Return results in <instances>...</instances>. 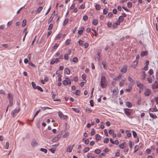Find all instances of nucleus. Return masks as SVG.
Here are the masks:
<instances>
[{
	"label": "nucleus",
	"mask_w": 158,
	"mask_h": 158,
	"mask_svg": "<svg viewBox=\"0 0 158 158\" xmlns=\"http://www.w3.org/2000/svg\"><path fill=\"white\" fill-rule=\"evenodd\" d=\"M123 17L122 16H120L118 18V21L121 22H122L123 20Z\"/></svg>",
	"instance_id": "nucleus-44"
},
{
	"label": "nucleus",
	"mask_w": 158,
	"mask_h": 158,
	"mask_svg": "<svg viewBox=\"0 0 158 158\" xmlns=\"http://www.w3.org/2000/svg\"><path fill=\"white\" fill-rule=\"evenodd\" d=\"M143 76L142 77V79L143 80H144L146 78V73L145 72H143L142 73Z\"/></svg>",
	"instance_id": "nucleus-40"
},
{
	"label": "nucleus",
	"mask_w": 158,
	"mask_h": 158,
	"mask_svg": "<svg viewBox=\"0 0 158 158\" xmlns=\"http://www.w3.org/2000/svg\"><path fill=\"white\" fill-rule=\"evenodd\" d=\"M110 141L111 143H112L113 144H115L116 145H117L119 143V142L118 140H116L115 141H114L112 140L111 139H110Z\"/></svg>",
	"instance_id": "nucleus-14"
},
{
	"label": "nucleus",
	"mask_w": 158,
	"mask_h": 158,
	"mask_svg": "<svg viewBox=\"0 0 158 158\" xmlns=\"http://www.w3.org/2000/svg\"><path fill=\"white\" fill-rule=\"evenodd\" d=\"M71 40H67L65 43V44L66 45H69L70 44V43Z\"/></svg>",
	"instance_id": "nucleus-49"
},
{
	"label": "nucleus",
	"mask_w": 158,
	"mask_h": 158,
	"mask_svg": "<svg viewBox=\"0 0 158 158\" xmlns=\"http://www.w3.org/2000/svg\"><path fill=\"white\" fill-rule=\"evenodd\" d=\"M53 26V24H51L49 25V27H48V30H51L52 29V28Z\"/></svg>",
	"instance_id": "nucleus-53"
},
{
	"label": "nucleus",
	"mask_w": 158,
	"mask_h": 158,
	"mask_svg": "<svg viewBox=\"0 0 158 158\" xmlns=\"http://www.w3.org/2000/svg\"><path fill=\"white\" fill-rule=\"evenodd\" d=\"M7 98L9 101L13 100V96L12 94L8 93L7 94Z\"/></svg>",
	"instance_id": "nucleus-12"
},
{
	"label": "nucleus",
	"mask_w": 158,
	"mask_h": 158,
	"mask_svg": "<svg viewBox=\"0 0 158 158\" xmlns=\"http://www.w3.org/2000/svg\"><path fill=\"white\" fill-rule=\"evenodd\" d=\"M147 53L148 52L146 51H142L141 52L140 56L143 57L146 55Z\"/></svg>",
	"instance_id": "nucleus-24"
},
{
	"label": "nucleus",
	"mask_w": 158,
	"mask_h": 158,
	"mask_svg": "<svg viewBox=\"0 0 158 158\" xmlns=\"http://www.w3.org/2000/svg\"><path fill=\"white\" fill-rule=\"evenodd\" d=\"M84 8H85V5H84L82 4L79 7V9H84Z\"/></svg>",
	"instance_id": "nucleus-61"
},
{
	"label": "nucleus",
	"mask_w": 158,
	"mask_h": 158,
	"mask_svg": "<svg viewBox=\"0 0 158 158\" xmlns=\"http://www.w3.org/2000/svg\"><path fill=\"white\" fill-rule=\"evenodd\" d=\"M132 134L134 137L136 138L137 137V134L134 131H132Z\"/></svg>",
	"instance_id": "nucleus-37"
},
{
	"label": "nucleus",
	"mask_w": 158,
	"mask_h": 158,
	"mask_svg": "<svg viewBox=\"0 0 158 158\" xmlns=\"http://www.w3.org/2000/svg\"><path fill=\"white\" fill-rule=\"evenodd\" d=\"M81 30H79L78 32V34L79 35H82V34H83V31L84 30V28L83 27H82L81 28Z\"/></svg>",
	"instance_id": "nucleus-15"
},
{
	"label": "nucleus",
	"mask_w": 158,
	"mask_h": 158,
	"mask_svg": "<svg viewBox=\"0 0 158 158\" xmlns=\"http://www.w3.org/2000/svg\"><path fill=\"white\" fill-rule=\"evenodd\" d=\"M92 30L94 32V33L93 34V35H94L96 37L97 36L98 34L97 33L96 31L93 29H92Z\"/></svg>",
	"instance_id": "nucleus-58"
},
{
	"label": "nucleus",
	"mask_w": 158,
	"mask_h": 158,
	"mask_svg": "<svg viewBox=\"0 0 158 158\" xmlns=\"http://www.w3.org/2000/svg\"><path fill=\"white\" fill-rule=\"evenodd\" d=\"M94 152L96 153L99 154L101 152V151L99 149H97L95 150Z\"/></svg>",
	"instance_id": "nucleus-42"
},
{
	"label": "nucleus",
	"mask_w": 158,
	"mask_h": 158,
	"mask_svg": "<svg viewBox=\"0 0 158 158\" xmlns=\"http://www.w3.org/2000/svg\"><path fill=\"white\" fill-rule=\"evenodd\" d=\"M9 146V143L8 141H7L5 146V148L6 149H7L8 148Z\"/></svg>",
	"instance_id": "nucleus-38"
},
{
	"label": "nucleus",
	"mask_w": 158,
	"mask_h": 158,
	"mask_svg": "<svg viewBox=\"0 0 158 158\" xmlns=\"http://www.w3.org/2000/svg\"><path fill=\"white\" fill-rule=\"evenodd\" d=\"M122 76V74H119L117 77H115L113 78V80L114 81L118 80Z\"/></svg>",
	"instance_id": "nucleus-13"
},
{
	"label": "nucleus",
	"mask_w": 158,
	"mask_h": 158,
	"mask_svg": "<svg viewBox=\"0 0 158 158\" xmlns=\"http://www.w3.org/2000/svg\"><path fill=\"white\" fill-rule=\"evenodd\" d=\"M20 111V109H15L12 111L11 114L12 115L13 117L15 116Z\"/></svg>",
	"instance_id": "nucleus-3"
},
{
	"label": "nucleus",
	"mask_w": 158,
	"mask_h": 158,
	"mask_svg": "<svg viewBox=\"0 0 158 158\" xmlns=\"http://www.w3.org/2000/svg\"><path fill=\"white\" fill-rule=\"evenodd\" d=\"M74 145V144H73V145H70L69 146L67 149V151L68 152H71L72 150L73 149V147Z\"/></svg>",
	"instance_id": "nucleus-10"
},
{
	"label": "nucleus",
	"mask_w": 158,
	"mask_h": 158,
	"mask_svg": "<svg viewBox=\"0 0 158 158\" xmlns=\"http://www.w3.org/2000/svg\"><path fill=\"white\" fill-rule=\"evenodd\" d=\"M96 9L97 10H99L100 9V6L99 4H97L95 5Z\"/></svg>",
	"instance_id": "nucleus-41"
},
{
	"label": "nucleus",
	"mask_w": 158,
	"mask_h": 158,
	"mask_svg": "<svg viewBox=\"0 0 158 158\" xmlns=\"http://www.w3.org/2000/svg\"><path fill=\"white\" fill-rule=\"evenodd\" d=\"M59 44H55V45L53 47V49H55L58 46Z\"/></svg>",
	"instance_id": "nucleus-62"
},
{
	"label": "nucleus",
	"mask_w": 158,
	"mask_h": 158,
	"mask_svg": "<svg viewBox=\"0 0 158 158\" xmlns=\"http://www.w3.org/2000/svg\"><path fill=\"white\" fill-rule=\"evenodd\" d=\"M78 59L77 57H74L73 59V62L76 63Z\"/></svg>",
	"instance_id": "nucleus-51"
},
{
	"label": "nucleus",
	"mask_w": 158,
	"mask_h": 158,
	"mask_svg": "<svg viewBox=\"0 0 158 158\" xmlns=\"http://www.w3.org/2000/svg\"><path fill=\"white\" fill-rule=\"evenodd\" d=\"M61 34H58L56 37V39L57 40H58L60 39V38L61 37Z\"/></svg>",
	"instance_id": "nucleus-59"
},
{
	"label": "nucleus",
	"mask_w": 158,
	"mask_h": 158,
	"mask_svg": "<svg viewBox=\"0 0 158 158\" xmlns=\"http://www.w3.org/2000/svg\"><path fill=\"white\" fill-rule=\"evenodd\" d=\"M126 80V79H123L119 83V85L120 87H122L123 85L124 82Z\"/></svg>",
	"instance_id": "nucleus-16"
},
{
	"label": "nucleus",
	"mask_w": 158,
	"mask_h": 158,
	"mask_svg": "<svg viewBox=\"0 0 158 158\" xmlns=\"http://www.w3.org/2000/svg\"><path fill=\"white\" fill-rule=\"evenodd\" d=\"M127 7L129 8H131L132 7V4L131 2H128L127 4Z\"/></svg>",
	"instance_id": "nucleus-43"
},
{
	"label": "nucleus",
	"mask_w": 158,
	"mask_h": 158,
	"mask_svg": "<svg viewBox=\"0 0 158 158\" xmlns=\"http://www.w3.org/2000/svg\"><path fill=\"white\" fill-rule=\"evenodd\" d=\"M96 139L97 141H99L101 139L100 136L98 134H97L95 135Z\"/></svg>",
	"instance_id": "nucleus-23"
},
{
	"label": "nucleus",
	"mask_w": 158,
	"mask_h": 158,
	"mask_svg": "<svg viewBox=\"0 0 158 158\" xmlns=\"http://www.w3.org/2000/svg\"><path fill=\"white\" fill-rule=\"evenodd\" d=\"M128 80L132 84L135 83V82L132 78L130 77H128Z\"/></svg>",
	"instance_id": "nucleus-25"
},
{
	"label": "nucleus",
	"mask_w": 158,
	"mask_h": 158,
	"mask_svg": "<svg viewBox=\"0 0 158 158\" xmlns=\"http://www.w3.org/2000/svg\"><path fill=\"white\" fill-rule=\"evenodd\" d=\"M127 67L126 65H124L122 67L121 71L123 73H125L127 70Z\"/></svg>",
	"instance_id": "nucleus-9"
},
{
	"label": "nucleus",
	"mask_w": 158,
	"mask_h": 158,
	"mask_svg": "<svg viewBox=\"0 0 158 158\" xmlns=\"http://www.w3.org/2000/svg\"><path fill=\"white\" fill-rule=\"evenodd\" d=\"M43 8V7L42 6H40L39 7L36 11V13L37 14L39 13L41 11V10H42Z\"/></svg>",
	"instance_id": "nucleus-17"
},
{
	"label": "nucleus",
	"mask_w": 158,
	"mask_h": 158,
	"mask_svg": "<svg viewBox=\"0 0 158 158\" xmlns=\"http://www.w3.org/2000/svg\"><path fill=\"white\" fill-rule=\"evenodd\" d=\"M148 73H149L150 75H152L153 73V70L152 69H150L149 70V71Z\"/></svg>",
	"instance_id": "nucleus-64"
},
{
	"label": "nucleus",
	"mask_w": 158,
	"mask_h": 158,
	"mask_svg": "<svg viewBox=\"0 0 158 158\" xmlns=\"http://www.w3.org/2000/svg\"><path fill=\"white\" fill-rule=\"evenodd\" d=\"M152 88L153 89L158 88V82L157 81H155L154 83L152 84Z\"/></svg>",
	"instance_id": "nucleus-6"
},
{
	"label": "nucleus",
	"mask_w": 158,
	"mask_h": 158,
	"mask_svg": "<svg viewBox=\"0 0 158 158\" xmlns=\"http://www.w3.org/2000/svg\"><path fill=\"white\" fill-rule=\"evenodd\" d=\"M86 112L90 113L91 112L92 110L89 108H86L85 110Z\"/></svg>",
	"instance_id": "nucleus-55"
},
{
	"label": "nucleus",
	"mask_w": 158,
	"mask_h": 158,
	"mask_svg": "<svg viewBox=\"0 0 158 158\" xmlns=\"http://www.w3.org/2000/svg\"><path fill=\"white\" fill-rule=\"evenodd\" d=\"M88 19V16L87 15H84L83 17V19L84 21Z\"/></svg>",
	"instance_id": "nucleus-60"
},
{
	"label": "nucleus",
	"mask_w": 158,
	"mask_h": 158,
	"mask_svg": "<svg viewBox=\"0 0 158 158\" xmlns=\"http://www.w3.org/2000/svg\"><path fill=\"white\" fill-rule=\"evenodd\" d=\"M40 111V110H38L35 113V114H34V116L33 117V119H34L35 117L38 115V114L39 113Z\"/></svg>",
	"instance_id": "nucleus-48"
},
{
	"label": "nucleus",
	"mask_w": 158,
	"mask_h": 158,
	"mask_svg": "<svg viewBox=\"0 0 158 158\" xmlns=\"http://www.w3.org/2000/svg\"><path fill=\"white\" fill-rule=\"evenodd\" d=\"M108 13V9L106 8H105L103 11V13L104 15Z\"/></svg>",
	"instance_id": "nucleus-34"
},
{
	"label": "nucleus",
	"mask_w": 158,
	"mask_h": 158,
	"mask_svg": "<svg viewBox=\"0 0 158 158\" xmlns=\"http://www.w3.org/2000/svg\"><path fill=\"white\" fill-rule=\"evenodd\" d=\"M31 84L33 88H34L35 89H36L37 86H36V85L35 83L34 82L32 81L31 82Z\"/></svg>",
	"instance_id": "nucleus-29"
},
{
	"label": "nucleus",
	"mask_w": 158,
	"mask_h": 158,
	"mask_svg": "<svg viewBox=\"0 0 158 158\" xmlns=\"http://www.w3.org/2000/svg\"><path fill=\"white\" fill-rule=\"evenodd\" d=\"M36 89H37L38 90H40V91L42 92L43 91V89L40 86H37L36 88Z\"/></svg>",
	"instance_id": "nucleus-46"
},
{
	"label": "nucleus",
	"mask_w": 158,
	"mask_h": 158,
	"mask_svg": "<svg viewBox=\"0 0 158 158\" xmlns=\"http://www.w3.org/2000/svg\"><path fill=\"white\" fill-rule=\"evenodd\" d=\"M149 110L150 111L152 112H156L158 111V110L156 108H151Z\"/></svg>",
	"instance_id": "nucleus-22"
},
{
	"label": "nucleus",
	"mask_w": 158,
	"mask_h": 158,
	"mask_svg": "<svg viewBox=\"0 0 158 158\" xmlns=\"http://www.w3.org/2000/svg\"><path fill=\"white\" fill-rule=\"evenodd\" d=\"M102 64L103 65V68L105 69H106V62L104 61H103L102 62Z\"/></svg>",
	"instance_id": "nucleus-39"
},
{
	"label": "nucleus",
	"mask_w": 158,
	"mask_h": 158,
	"mask_svg": "<svg viewBox=\"0 0 158 158\" xmlns=\"http://www.w3.org/2000/svg\"><path fill=\"white\" fill-rule=\"evenodd\" d=\"M148 81L150 83H151L152 82V80L151 77H149L147 78Z\"/></svg>",
	"instance_id": "nucleus-35"
},
{
	"label": "nucleus",
	"mask_w": 158,
	"mask_h": 158,
	"mask_svg": "<svg viewBox=\"0 0 158 158\" xmlns=\"http://www.w3.org/2000/svg\"><path fill=\"white\" fill-rule=\"evenodd\" d=\"M26 19H24L23 20V21L22 23V26L23 27H25L26 26Z\"/></svg>",
	"instance_id": "nucleus-30"
},
{
	"label": "nucleus",
	"mask_w": 158,
	"mask_h": 158,
	"mask_svg": "<svg viewBox=\"0 0 158 158\" xmlns=\"http://www.w3.org/2000/svg\"><path fill=\"white\" fill-rule=\"evenodd\" d=\"M139 55H137L136 57V60L134 62V63L135 64V65L133 66V67L134 68H135L136 67V66L138 64V62L139 59Z\"/></svg>",
	"instance_id": "nucleus-7"
},
{
	"label": "nucleus",
	"mask_w": 158,
	"mask_h": 158,
	"mask_svg": "<svg viewBox=\"0 0 158 158\" xmlns=\"http://www.w3.org/2000/svg\"><path fill=\"white\" fill-rule=\"evenodd\" d=\"M109 139L108 138H106L104 139L103 142L104 143H107L109 141Z\"/></svg>",
	"instance_id": "nucleus-54"
},
{
	"label": "nucleus",
	"mask_w": 158,
	"mask_h": 158,
	"mask_svg": "<svg viewBox=\"0 0 158 158\" xmlns=\"http://www.w3.org/2000/svg\"><path fill=\"white\" fill-rule=\"evenodd\" d=\"M149 115L152 118H156L157 116L156 114H154L152 113H149Z\"/></svg>",
	"instance_id": "nucleus-32"
},
{
	"label": "nucleus",
	"mask_w": 158,
	"mask_h": 158,
	"mask_svg": "<svg viewBox=\"0 0 158 158\" xmlns=\"http://www.w3.org/2000/svg\"><path fill=\"white\" fill-rule=\"evenodd\" d=\"M41 109L43 110H46V109H51V108L48 107H41Z\"/></svg>",
	"instance_id": "nucleus-45"
},
{
	"label": "nucleus",
	"mask_w": 158,
	"mask_h": 158,
	"mask_svg": "<svg viewBox=\"0 0 158 158\" xmlns=\"http://www.w3.org/2000/svg\"><path fill=\"white\" fill-rule=\"evenodd\" d=\"M98 23V20L96 19H94L93 20V24L94 25H96Z\"/></svg>",
	"instance_id": "nucleus-28"
},
{
	"label": "nucleus",
	"mask_w": 158,
	"mask_h": 158,
	"mask_svg": "<svg viewBox=\"0 0 158 158\" xmlns=\"http://www.w3.org/2000/svg\"><path fill=\"white\" fill-rule=\"evenodd\" d=\"M151 93V90L149 89H146L144 92V94L145 96H149Z\"/></svg>",
	"instance_id": "nucleus-5"
},
{
	"label": "nucleus",
	"mask_w": 158,
	"mask_h": 158,
	"mask_svg": "<svg viewBox=\"0 0 158 158\" xmlns=\"http://www.w3.org/2000/svg\"><path fill=\"white\" fill-rule=\"evenodd\" d=\"M137 85L138 87L141 89H143L144 88V85L139 81H137Z\"/></svg>",
	"instance_id": "nucleus-8"
},
{
	"label": "nucleus",
	"mask_w": 158,
	"mask_h": 158,
	"mask_svg": "<svg viewBox=\"0 0 158 158\" xmlns=\"http://www.w3.org/2000/svg\"><path fill=\"white\" fill-rule=\"evenodd\" d=\"M89 150V147H86L83 150V152L84 153H85L88 152Z\"/></svg>",
	"instance_id": "nucleus-27"
},
{
	"label": "nucleus",
	"mask_w": 158,
	"mask_h": 158,
	"mask_svg": "<svg viewBox=\"0 0 158 158\" xmlns=\"http://www.w3.org/2000/svg\"><path fill=\"white\" fill-rule=\"evenodd\" d=\"M64 72L65 73L68 74L70 73L69 70L68 68H65L64 69Z\"/></svg>",
	"instance_id": "nucleus-21"
},
{
	"label": "nucleus",
	"mask_w": 158,
	"mask_h": 158,
	"mask_svg": "<svg viewBox=\"0 0 158 158\" xmlns=\"http://www.w3.org/2000/svg\"><path fill=\"white\" fill-rule=\"evenodd\" d=\"M71 53V51H69V54H66L64 56V59L65 60H67L69 58L68 55Z\"/></svg>",
	"instance_id": "nucleus-18"
},
{
	"label": "nucleus",
	"mask_w": 158,
	"mask_h": 158,
	"mask_svg": "<svg viewBox=\"0 0 158 158\" xmlns=\"http://www.w3.org/2000/svg\"><path fill=\"white\" fill-rule=\"evenodd\" d=\"M41 151L44 152L45 153H47V150L46 149L44 148H41L40 149Z\"/></svg>",
	"instance_id": "nucleus-33"
},
{
	"label": "nucleus",
	"mask_w": 158,
	"mask_h": 158,
	"mask_svg": "<svg viewBox=\"0 0 158 158\" xmlns=\"http://www.w3.org/2000/svg\"><path fill=\"white\" fill-rule=\"evenodd\" d=\"M130 109H126L124 110V112L125 114L127 116L130 115L131 114V113L129 111Z\"/></svg>",
	"instance_id": "nucleus-11"
},
{
	"label": "nucleus",
	"mask_w": 158,
	"mask_h": 158,
	"mask_svg": "<svg viewBox=\"0 0 158 158\" xmlns=\"http://www.w3.org/2000/svg\"><path fill=\"white\" fill-rule=\"evenodd\" d=\"M125 132L127 134V136L128 137H130L131 136V133H130L129 131L126 130L125 131Z\"/></svg>",
	"instance_id": "nucleus-20"
},
{
	"label": "nucleus",
	"mask_w": 158,
	"mask_h": 158,
	"mask_svg": "<svg viewBox=\"0 0 158 158\" xmlns=\"http://www.w3.org/2000/svg\"><path fill=\"white\" fill-rule=\"evenodd\" d=\"M58 114L59 117L61 119H65L67 118V116L66 115H64L62 112L60 111H59L58 112Z\"/></svg>",
	"instance_id": "nucleus-4"
},
{
	"label": "nucleus",
	"mask_w": 158,
	"mask_h": 158,
	"mask_svg": "<svg viewBox=\"0 0 158 158\" xmlns=\"http://www.w3.org/2000/svg\"><path fill=\"white\" fill-rule=\"evenodd\" d=\"M72 109L74 111L77 113H79L80 111L78 109L73 108Z\"/></svg>",
	"instance_id": "nucleus-50"
},
{
	"label": "nucleus",
	"mask_w": 158,
	"mask_h": 158,
	"mask_svg": "<svg viewBox=\"0 0 158 158\" xmlns=\"http://www.w3.org/2000/svg\"><path fill=\"white\" fill-rule=\"evenodd\" d=\"M68 22H69V19H65V20H64V21L63 23V25L64 26L66 24L68 23Z\"/></svg>",
	"instance_id": "nucleus-31"
},
{
	"label": "nucleus",
	"mask_w": 158,
	"mask_h": 158,
	"mask_svg": "<svg viewBox=\"0 0 158 158\" xmlns=\"http://www.w3.org/2000/svg\"><path fill=\"white\" fill-rule=\"evenodd\" d=\"M31 145L33 146H35L37 145V143L36 142H33L31 143Z\"/></svg>",
	"instance_id": "nucleus-63"
},
{
	"label": "nucleus",
	"mask_w": 158,
	"mask_h": 158,
	"mask_svg": "<svg viewBox=\"0 0 158 158\" xmlns=\"http://www.w3.org/2000/svg\"><path fill=\"white\" fill-rule=\"evenodd\" d=\"M126 106L129 108L131 107L132 106V104L130 102H127L126 103Z\"/></svg>",
	"instance_id": "nucleus-19"
},
{
	"label": "nucleus",
	"mask_w": 158,
	"mask_h": 158,
	"mask_svg": "<svg viewBox=\"0 0 158 158\" xmlns=\"http://www.w3.org/2000/svg\"><path fill=\"white\" fill-rule=\"evenodd\" d=\"M125 143H123L119 145V147L120 148H123L124 147H125V146L124 145H125Z\"/></svg>",
	"instance_id": "nucleus-56"
},
{
	"label": "nucleus",
	"mask_w": 158,
	"mask_h": 158,
	"mask_svg": "<svg viewBox=\"0 0 158 158\" xmlns=\"http://www.w3.org/2000/svg\"><path fill=\"white\" fill-rule=\"evenodd\" d=\"M100 86L102 88H105L106 86V77L102 76L100 81Z\"/></svg>",
	"instance_id": "nucleus-1"
},
{
	"label": "nucleus",
	"mask_w": 158,
	"mask_h": 158,
	"mask_svg": "<svg viewBox=\"0 0 158 158\" xmlns=\"http://www.w3.org/2000/svg\"><path fill=\"white\" fill-rule=\"evenodd\" d=\"M78 43L81 46H82L83 45V42L82 40H79Z\"/></svg>",
	"instance_id": "nucleus-47"
},
{
	"label": "nucleus",
	"mask_w": 158,
	"mask_h": 158,
	"mask_svg": "<svg viewBox=\"0 0 158 158\" xmlns=\"http://www.w3.org/2000/svg\"><path fill=\"white\" fill-rule=\"evenodd\" d=\"M69 135V133L68 132H66L63 135V138H66L67 136H68Z\"/></svg>",
	"instance_id": "nucleus-52"
},
{
	"label": "nucleus",
	"mask_w": 158,
	"mask_h": 158,
	"mask_svg": "<svg viewBox=\"0 0 158 158\" xmlns=\"http://www.w3.org/2000/svg\"><path fill=\"white\" fill-rule=\"evenodd\" d=\"M91 130L92 131H91V135H94V134L95 133V132L94 131V129L92 128V129Z\"/></svg>",
	"instance_id": "nucleus-57"
},
{
	"label": "nucleus",
	"mask_w": 158,
	"mask_h": 158,
	"mask_svg": "<svg viewBox=\"0 0 158 158\" xmlns=\"http://www.w3.org/2000/svg\"><path fill=\"white\" fill-rule=\"evenodd\" d=\"M139 149V147L138 145H136L135 146L134 148V152H136Z\"/></svg>",
	"instance_id": "nucleus-26"
},
{
	"label": "nucleus",
	"mask_w": 158,
	"mask_h": 158,
	"mask_svg": "<svg viewBox=\"0 0 158 158\" xmlns=\"http://www.w3.org/2000/svg\"><path fill=\"white\" fill-rule=\"evenodd\" d=\"M54 16L53 15V14H52V15H51V16L50 18L49 19V20L48 21V23H50L52 21V19L54 17Z\"/></svg>",
	"instance_id": "nucleus-36"
},
{
	"label": "nucleus",
	"mask_w": 158,
	"mask_h": 158,
	"mask_svg": "<svg viewBox=\"0 0 158 158\" xmlns=\"http://www.w3.org/2000/svg\"><path fill=\"white\" fill-rule=\"evenodd\" d=\"M63 84L65 86L67 85H70L71 84V82L70 79L68 77H65V80L63 81Z\"/></svg>",
	"instance_id": "nucleus-2"
}]
</instances>
